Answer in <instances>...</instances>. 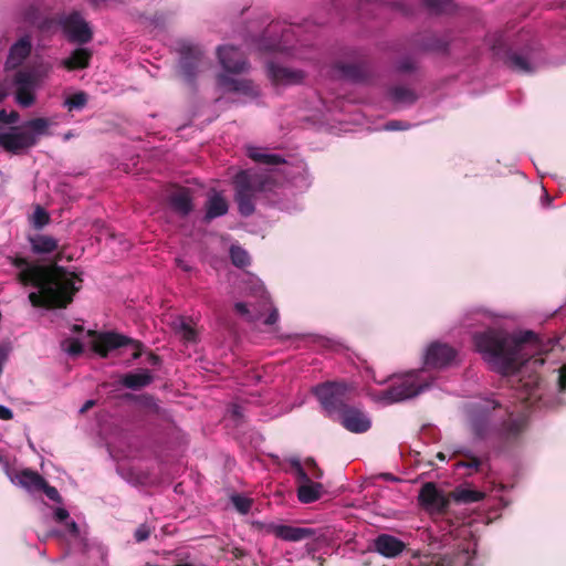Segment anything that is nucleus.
I'll use <instances>...</instances> for the list:
<instances>
[{"label":"nucleus","instance_id":"61","mask_svg":"<svg viewBox=\"0 0 566 566\" xmlns=\"http://www.w3.org/2000/svg\"><path fill=\"white\" fill-rule=\"evenodd\" d=\"M175 566H191L190 564H177Z\"/></svg>","mask_w":566,"mask_h":566},{"label":"nucleus","instance_id":"1","mask_svg":"<svg viewBox=\"0 0 566 566\" xmlns=\"http://www.w3.org/2000/svg\"><path fill=\"white\" fill-rule=\"evenodd\" d=\"M472 338L476 352L509 377L517 398L530 407L535 406L543 395L542 378L531 366L544 365L542 355L552 349V340L544 344L531 331L514 336L492 328L475 333Z\"/></svg>","mask_w":566,"mask_h":566},{"label":"nucleus","instance_id":"32","mask_svg":"<svg viewBox=\"0 0 566 566\" xmlns=\"http://www.w3.org/2000/svg\"><path fill=\"white\" fill-rule=\"evenodd\" d=\"M230 259L234 266L244 269L251 263V258L247 250L240 245H231Z\"/></svg>","mask_w":566,"mask_h":566},{"label":"nucleus","instance_id":"15","mask_svg":"<svg viewBox=\"0 0 566 566\" xmlns=\"http://www.w3.org/2000/svg\"><path fill=\"white\" fill-rule=\"evenodd\" d=\"M370 549L385 558L395 559L407 549V544L394 535L381 533L373 539Z\"/></svg>","mask_w":566,"mask_h":566},{"label":"nucleus","instance_id":"50","mask_svg":"<svg viewBox=\"0 0 566 566\" xmlns=\"http://www.w3.org/2000/svg\"><path fill=\"white\" fill-rule=\"evenodd\" d=\"M65 526H66V530L70 532V534L73 535L74 537H77L80 535V528H78V525L76 524V522H74V521L66 522Z\"/></svg>","mask_w":566,"mask_h":566},{"label":"nucleus","instance_id":"25","mask_svg":"<svg viewBox=\"0 0 566 566\" xmlns=\"http://www.w3.org/2000/svg\"><path fill=\"white\" fill-rule=\"evenodd\" d=\"M28 240H29L30 245H31V251L34 254L52 253L59 247L57 240L54 239L53 237L46 235V234L30 235L28 238Z\"/></svg>","mask_w":566,"mask_h":566},{"label":"nucleus","instance_id":"9","mask_svg":"<svg viewBox=\"0 0 566 566\" xmlns=\"http://www.w3.org/2000/svg\"><path fill=\"white\" fill-rule=\"evenodd\" d=\"M291 465L295 471L297 481L300 482V485L297 488L298 501L301 503L308 504L319 500L324 491L323 484L312 481L311 476L302 467L300 460H292Z\"/></svg>","mask_w":566,"mask_h":566},{"label":"nucleus","instance_id":"11","mask_svg":"<svg viewBox=\"0 0 566 566\" xmlns=\"http://www.w3.org/2000/svg\"><path fill=\"white\" fill-rule=\"evenodd\" d=\"M334 421L353 433H364L371 428V420L360 406L350 403Z\"/></svg>","mask_w":566,"mask_h":566},{"label":"nucleus","instance_id":"45","mask_svg":"<svg viewBox=\"0 0 566 566\" xmlns=\"http://www.w3.org/2000/svg\"><path fill=\"white\" fill-rule=\"evenodd\" d=\"M305 465L311 470L313 479L319 480L323 478V470L317 465L316 461L313 458H307L305 460Z\"/></svg>","mask_w":566,"mask_h":566},{"label":"nucleus","instance_id":"26","mask_svg":"<svg viewBox=\"0 0 566 566\" xmlns=\"http://www.w3.org/2000/svg\"><path fill=\"white\" fill-rule=\"evenodd\" d=\"M153 379L151 373L148 369H143L138 373L125 374L120 379V384L126 388L139 390L150 385Z\"/></svg>","mask_w":566,"mask_h":566},{"label":"nucleus","instance_id":"27","mask_svg":"<svg viewBox=\"0 0 566 566\" xmlns=\"http://www.w3.org/2000/svg\"><path fill=\"white\" fill-rule=\"evenodd\" d=\"M228 208L229 207L226 199L222 196L214 193L208 199L206 203L205 219L210 221L218 217L224 216L228 212Z\"/></svg>","mask_w":566,"mask_h":566},{"label":"nucleus","instance_id":"46","mask_svg":"<svg viewBox=\"0 0 566 566\" xmlns=\"http://www.w3.org/2000/svg\"><path fill=\"white\" fill-rule=\"evenodd\" d=\"M150 535V528L146 524H140L134 533L136 542H144Z\"/></svg>","mask_w":566,"mask_h":566},{"label":"nucleus","instance_id":"13","mask_svg":"<svg viewBox=\"0 0 566 566\" xmlns=\"http://www.w3.org/2000/svg\"><path fill=\"white\" fill-rule=\"evenodd\" d=\"M180 53V69L181 74L186 82L192 84L198 69V61L201 57L202 51L198 45H195L188 41H181L179 43Z\"/></svg>","mask_w":566,"mask_h":566},{"label":"nucleus","instance_id":"49","mask_svg":"<svg viewBox=\"0 0 566 566\" xmlns=\"http://www.w3.org/2000/svg\"><path fill=\"white\" fill-rule=\"evenodd\" d=\"M13 418V412L6 406L0 405V419L1 420H11Z\"/></svg>","mask_w":566,"mask_h":566},{"label":"nucleus","instance_id":"33","mask_svg":"<svg viewBox=\"0 0 566 566\" xmlns=\"http://www.w3.org/2000/svg\"><path fill=\"white\" fill-rule=\"evenodd\" d=\"M452 496L455 502L467 504L481 501L483 499V493L475 490L457 489L453 491Z\"/></svg>","mask_w":566,"mask_h":566},{"label":"nucleus","instance_id":"29","mask_svg":"<svg viewBox=\"0 0 566 566\" xmlns=\"http://www.w3.org/2000/svg\"><path fill=\"white\" fill-rule=\"evenodd\" d=\"M337 69L346 77L354 82L364 81L367 75V70L360 63H339Z\"/></svg>","mask_w":566,"mask_h":566},{"label":"nucleus","instance_id":"51","mask_svg":"<svg viewBox=\"0 0 566 566\" xmlns=\"http://www.w3.org/2000/svg\"><path fill=\"white\" fill-rule=\"evenodd\" d=\"M279 319V312L276 308H273L271 311V313L266 316V318L264 319V324L266 325H273L277 322Z\"/></svg>","mask_w":566,"mask_h":566},{"label":"nucleus","instance_id":"6","mask_svg":"<svg viewBox=\"0 0 566 566\" xmlns=\"http://www.w3.org/2000/svg\"><path fill=\"white\" fill-rule=\"evenodd\" d=\"M313 392L333 421L352 403L356 394L355 388L345 381H325L314 387Z\"/></svg>","mask_w":566,"mask_h":566},{"label":"nucleus","instance_id":"30","mask_svg":"<svg viewBox=\"0 0 566 566\" xmlns=\"http://www.w3.org/2000/svg\"><path fill=\"white\" fill-rule=\"evenodd\" d=\"M505 64L512 70L521 73H530L533 71L528 60L524 55L513 51L506 53Z\"/></svg>","mask_w":566,"mask_h":566},{"label":"nucleus","instance_id":"52","mask_svg":"<svg viewBox=\"0 0 566 566\" xmlns=\"http://www.w3.org/2000/svg\"><path fill=\"white\" fill-rule=\"evenodd\" d=\"M558 385H559L560 391L566 390V366H563L560 368V374H559V378H558Z\"/></svg>","mask_w":566,"mask_h":566},{"label":"nucleus","instance_id":"53","mask_svg":"<svg viewBox=\"0 0 566 566\" xmlns=\"http://www.w3.org/2000/svg\"><path fill=\"white\" fill-rule=\"evenodd\" d=\"M386 128L388 130H398V129H405L406 126L402 124V122L399 120H390L386 124Z\"/></svg>","mask_w":566,"mask_h":566},{"label":"nucleus","instance_id":"20","mask_svg":"<svg viewBox=\"0 0 566 566\" xmlns=\"http://www.w3.org/2000/svg\"><path fill=\"white\" fill-rule=\"evenodd\" d=\"M171 209L180 217H187L193 210L192 198L188 188L180 187L168 197Z\"/></svg>","mask_w":566,"mask_h":566},{"label":"nucleus","instance_id":"37","mask_svg":"<svg viewBox=\"0 0 566 566\" xmlns=\"http://www.w3.org/2000/svg\"><path fill=\"white\" fill-rule=\"evenodd\" d=\"M457 453L463 454L467 458L465 461H460L458 463V467L468 468V469L473 470L475 472H478L480 470L482 461L478 457L472 454L470 451H461V450H459V451H457Z\"/></svg>","mask_w":566,"mask_h":566},{"label":"nucleus","instance_id":"35","mask_svg":"<svg viewBox=\"0 0 566 566\" xmlns=\"http://www.w3.org/2000/svg\"><path fill=\"white\" fill-rule=\"evenodd\" d=\"M174 328L184 340L196 342L197 332L187 319L180 318L178 322L175 323Z\"/></svg>","mask_w":566,"mask_h":566},{"label":"nucleus","instance_id":"41","mask_svg":"<svg viewBox=\"0 0 566 566\" xmlns=\"http://www.w3.org/2000/svg\"><path fill=\"white\" fill-rule=\"evenodd\" d=\"M50 221L49 213L41 207H38L33 214V223L38 229L43 228Z\"/></svg>","mask_w":566,"mask_h":566},{"label":"nucleus","instance_id":"58","mask_svg":"<svg viewBox=\"0 0 566 566\" xmlns=\"http://www.w3.org/2000/svg\"><path fill=\"white\" fill-rule=\"evenodd\" d=\"M437 458L440 459V460H444L446 459V455L442 453V452H439L437 454Z\"/></svg>","mask_w":566,"mask_h":566},{"label":"nucleus","instance_id":"14","mask_svg":"<svg viewBox=\"0 0 566 566\" xmlns=\"http://www.w3.org/2000/svg\"><path fill=\"white\" fill-rule=\"evenodd\" d=\"M418 501L424 510L436 513H444L450 504L449 499L432 482L420 489Z\"/></svg>","mask_w":566,"mask_h":566},{"label":"nucleus","instance_id":"56","mask_svg":"<svg viewBox=\"0 0 566 566\" xmlns=\"http://www.w3.org/2000/svg\"><path fill=\"white\" fill-rule=\"evenodd\" d=\"M95 405L94 400H87L81 408V412L84 413Z\"/></svg>","mask_w":566,"mask_h":566},{"label":"nucleus","instance_id":"54","mask_svg":"<svg viewBox=\"0 0 566 566\" xmlns=\"http://www.w3.org/2000/svg\"><path fill=\"white\" fill-rule=\"evenodd\" d=\"M147 361L153 366H158L161 363V358L157 354L150 352L147 355Z\"/></svg>","mask_w":566,"mask_h":566},{"label":"nucleus","instance_id":"7","mask_svg":"<svg viewBox=\"0 0 566 566\" xmlns=\"http://www.w3.org/2000/svg\"><path fill=\"white\" fill-rule=\"evenodd\" d=\"M88 335L94 337L92 340L93 352H95L102 358H106L109 352L128 345L133 346L134 348L132 354L133 359H138L143 354V343L123 334L116 332L90 331Z\"/></svg>","mask_w":566,"mask_h":566},{"label":"nucleus","instance_id":"22","mask_svg":"<svg viewBox=\"0 0 566 566\" xmlns=\"http://www.w3.org/2000/svg\"><path fill=\"white\" fill-rule=\"evenodd\" d=\"M32 50L31 40L28 35L19 39L11 48L8 55L7 64L17 67L30 55Z\"/></svg>","mask_w":566,"mask_h":566},{"label":"nucleus","instance_id":"59","mask_svg":"<svg viewBox=\"0 0 566 566\" xmlns=\"http://www.w3.org/2000/svg\"><path fill=\"white\" fill-rule=\"evenodd\" d=\"M233 415L234 416H239L240 415L239 407H234Z\"/></svg>","mask_w":566,"mask_h":566},{"label":"nucleus","instance_id":"36","mask_svg":"<svg viewBox=\"0 0 566 566\" xmlns=\"http://www.w3.org/2000/svg\"><path fill=\"white\" fill-rule=\"evenodd\" d=\"M421 46L430 51H446L448 43L436 34H428L424 36Z\"/></svg>","mask_w":566,"mask_h":566},{"label":"nucleus","instance_id":"55","mask_svg":"<svg viewBox=\"0 0 566 566\" xmlns=\"http://www.w3.org/2000/svg\"><path fill=\"white\" fill-rule=\"evenodd\" d=\"M426 566H450L449 562L441 557H433Z\"/></svg>","mask_w":566,"mask_h":566},{"label":"nucleus","instance_id":"44","mask_svg":"<svg viewBox=\"0 0 566 566\" xmlns=\"http://www.w3.org/2000/svg\"><path fill=\"white\" fill-rule=\"evenodd\" d=\"M20 119V114L17 111L8 113L6 109L0 111V123L15 124Z\"/></svg>","mask_w":566,"mask_h":566},{"label":"nucleus","instance_id":"8","mask_svg":"<svg viewBox=\"0 0 566 566\" xmlns=\"http://www.w3.org/2000/svg\"><path fill=\"white\" fill-rule=\"evenodd\" d=\"M428 387L429 384L421 381L417 376L409 375L381 391V398L390 403L399 402L416 397Z\"/></svg>","mask_w":566,"mask_h":566},{"label":"nucleus","instance_id":"28","mask_svg":"<svg viewBox=\"0 0 566 566\" xmlns=\"http://www.w3.org/2000/svg\"><path fill=\"white\" fill-rule=\"evenodd\" d=\"M248 156L253 161L268 166H279L285 163V159L281 155L263 153L261 149L255 147H250L248 149Z\"/></svg>","mask_w":566,"mask_h":566},{"label":"nucleus","instance_id":"60","mask_svg":"<svg viewBox=\"0 0 566 566\" xmlns=\"http://www.w3.org/2000/svg\"><path fill=\"white\" fill-rule=\"evenodd\" d=\"M81 329H82L81 326H77V325L74 326V331H81Z\"/></svg>","mask_w":566,"mask_h":566},{"label":"nucleus","instance_id":"3","mask_svg":"<svg viewBox=\"0 0 566 566\" xmlns=\"http://www.w3.org/2000/svg\"><path fill=\"white\" fill-rule=\"evenodd\" d=\"M500 407L495 400H485L472 416L471 428L479 439L490 441L499 451H506L520 443L527 421L523 415L506 411L507 418L497 426L493 412Z\"/></svg>","mask_w":566,"mask_h":566},{"label":"nucleus","instance_id":"5","mask_svg":"<svg viewBox=\"0 0 566 566\" xmlns=\"http://www.w3.org/2000/svg\"><path fill=\"white\" fill-rule=\"evenodd\" d=\"M50 120L36 117L25 122L22 129L11 128L9 133L0 135V146L8 153L19 155L34 147L40 136L49 135Z\"/></svg>","mask_w":566,"mask_h":566},{"label":"nucleus","instance_id":"47","mask_svg":"<svg viewBox=\"0 0 566 566\" xmlns=\"http://www.w3.org/2000/svg\"><path fill=\"white\" fill-rule=\"evenodd\" d=\"M70 514L67 512V510H65L64 507H57L55 511H54V520L56 522H64L69 518Z\"/></svg>","mask_w":566,"mask_h":566},{"label":"nucleus","instance_id":"34","mask_svg":"<svg viewBox=\"0 0 566 566\" xmlns=\"http://www.w3.org/2000/svg\"><path fill=\"white\" fill-rule=\"evenodd\" d=\"M390 96L397 103L412 104L417 99L416 93L405 86H395L390 90Z\"/></svg>","mask_w":566,"mask_h":566},{"label":"nucleus","instance_id":"31","mask_svg":"<svg viewBox=\"0 0 566 566\" xmlns=\"http://www.w3.org/2000/svg\"><path fill=\"white\" fill-rule=\"evenodd\" d=\"M88 94L84 91H78L74 94L69 95L64 102L63 107L67 109V112H80L84 109L88 103Z\"/></svg>","mask_w":566,"mask_h":566},{"label":"nucleus","instance_id":"39","mask_svg":"<svg viewBox=\"0 0 566 566\" xmlns=\"http://www.w3.org/2000/svg\"><path fill=\"white\" fill-rule=\"evenodd\" d=\"M234 311L247 322H254V321H258L260 317L259 314L252 313L251 310L249 308L248 304L244 302H237L234 304Z\"/></svg>","mask_w":566,"mask_h":566},{"label":"nucleus","instance_id":"10","mask_svg":"<svg viewBox=\"0 0 566 566\" xmlns=\"http://www.w3.org/2000/svg\"><path fill=\"white\" fill-rule=\"evenodd\" d=\"M61 25L67 40L72 43L86 44L93 39V31L80 12H72L66 15Z\"/></svg>","mask_w":566,"mask_h":566},{"label":"nucleus","instance_id":"57","mask_svg":"<svg viewBox=\"0 0 566 566\" xmlns=\"http://www.w3.org/2000/svg\"><path fill=\"white\" fill-rule=\"evenodd\" d=\"M8 96V93L0 87V103Z\"/></svg>","mask_w":566,"mask_h":566},{"label":"nucleus","instance_id":"18","mask_svg":"<svg viewBox=\"0 0 566 566\" xmlns=\"http://www.w3.org/2000/svg\"><path fill=\"white\" fill-rule=\"evenodd\" d=\"M455 350L442 343H432L426 354L424 364L432 368H442L448 366L455 358Z\"/></svg>","mask_w":566,"mask_h":566},{"label":"nucleus","instance_id":"21","mask_svg":"<svg viewBox=\"0 0 566 566\" xmlns=\"http://www.w3.org/2000/svg\"><path fill=\"white\" fill-rule=\"evenodd\" d=\"M219 84L228 90L229 92L240 93L245 96H256L258 90L251 80L247 78H234L228 75H219Z\"/></svg>","mask_w":566,"mask_h":566},{"label":"nucleus","instance_id":"43","mask_svg":"<svg viewBox=\"0 0 566 566\" xmlns=\"http://www.w3.org/2000/svg\"><path fill=\"white\" fill-rule=\"evenodd\" d=\"M67 347L65 348V350L67 352V354H70L71 356H78L83 353V345L82 343L76 339V338H71L67 340Z\"/></svg>","mask_w":566,"mask_h":566},{"label":"nucleus","instance_id":"24","mask_svg":"<svg viewBox=\"0 0 566 566\" xmlns=\"http://www.w3.org/2000/svg\"><path fill=\"white\" fill-rule=\"evenodd\" d=\"M15 482L29 492L40 491L44 486V478L31 469H23L18 472Z\"/></svg>","mask_w":566,"mask_h":566},{"label":"nucleus","instance_id":"17","mask_svg":"<svg viewBox=\"0 0 566 566\" xmlns=\"http://www.w3.org/2000/svg\"><path fill=\"white\" fill-rule=\"evenodd\" d=\"M268 76L275 86H290L301 84L305 73L301 70L290 69L276 63L268 64Z\"/></svg>","mask_w":566,"mask_h":566},{"label":"nucleus","instance_id":"48","mask_svg":"<svg viewBox=\"0 0 566 566\" xmlns=\"http://www.w3.org/2000/svg\"><path fill=\"white\" fill-rule=\"evenodd\" d=\"M413 69H415L413 62L411 60H409V59L403 60L398 65V70L400 72H405V73L411 72Z\"/></svg>","mask_w":566,"mask_h":566},{"label":"nucleus","instance_id":"12","mask_svg":"<svg viewBox=\"0 0 566 566\" xmlns=\"http://www.w3.org/2000/svg\"><path fill=\"white\" fill-rule=\"evenodd\" d=\"M13 83L17 86L15 102L24 108L32 106L35 102V87L38 78L35 74L27 71H18L14 74Z\"/></svg>","mask_w":566,"mask_h":566},{"label":"nucleus","instance_id":"23","mask_svg":"<svg viewBox=\"0 0 566 566\" xmlns=\"http://www.w3.org/2000/svg\"><path fill=\"white\" fill-rule=\"evenodd\" d=\"M92 51L85 48H77L67 59L62 61V65L67 71L83 70L90 66Z\"/></svg>","mask_w":566,"mask_h":566},{"label":"nucleus","instance_id":"2","mask_svg":"<svg viewBox=\"0 0 566 566\" xmlns=\"http://www.w3.org/2000/svg\"><path fill=\"white\" fill-rule=\"evenodd\" d=\"M8 259L14 268L20 269L19 282L39 290L28 296L34 307L66 308L81 289L82 279L57 264L63 259L61 252L48 265L31 263L27 258L19 255Z\"/></svg>","mask_w":566,"mask_h":566},{"label":"nucleus","instance_id":"62","mask_svg":"<svg viewBox=\"0 0 566 566\" xmlns=\"http://www.w3.org/2000/svg\"><path fill=\"white\" fill-rule=\"evenodd\" d=\"M125 397L126 398H133V395L132 394H126Z\"/></svg>","mask_w":566,"mask_h":566},{"label":"nucleus","instance_id":"42","mask_svg":"<svg viewBox=\"0 0 566 566\" xmlns=\"http://www.w3.org/2000/svg\"><path fill=\"white\" fill-rule=\"evenodd\" d=\"M40 491H42L51 501L56 502V503H62V497H61L57 489L50 485L45 480H44V486L41 488Z\"/></svg>","mask_w":566,"mask_h":566},{"label":"nucleus","instance_id":"38","mask_svg":"<svg viewBox=\"0 0 566 566\" xmlns=\"http://www.w3.org/2000/svg\"><path fill=\"white\" fill-rule=\"evenodd\" d=\"M231 502L235 510L241 514H248L252 507L253 501L250 497L235 494L231 497Z\"/></svg>","mask_w":566,"mask_h":566},{"label":"nucleus","instance_id":"16","mask_svg":"<svg viewBox=\"0 0 566 566\" xmlns=\"http://www.w3.org/2000/svg\"><path fill=\"white\" fill-rule=\"evenodd\" d=\"M217 53L220 64L230 73H243L249 67L245 55L233 45L219 46Z\"/></svg>","mask_w":566,"mask_h":566},{"label":"nucleus","instance_id":"40","mask_svg":"<svg viewBox=\"0 0 566 566\" xmlns=\"http://www.w3.org/2000/svg\"><path fill=\"white\" fill-rule=\"evenodd\" d=\"M424 4L434 12H447L453 6L452 0H424Z\"/></svg>","mask_w":566,"mask_h":566},{"label":"nucleus","instance_id":"4","mask_svg":"<svg viewBox=\"0 0 566 566\" xmlns=\"http://www.w3.org/2000/svg\"><path fill=\"white\" fill-rule=\"evenodd\" d=\"M271 178L251 169L240 170L233 178L234 200L241 216L249 217L255 211L259 193L269 189Z\"/></svg>","mask_w":566,"mask_h":566},{"label":"nucleus","instance_id":"19","mask_svg":"<svg viewBox=\"0 0 566 566\" xmlns=\"http://www.w3.org/2000/svg\"><path fill=\"white\" fill-rule=\"evenodd\" d=\"M268 531L274 534L276 537L289 542H300L314 535V531L312 528L295 527L273 523L269 524Z\"/></svg>","mask_w":566,"mask_h":566},{"label":"nucleus","instance_id":"63","mask_svg":"<svg viewBox=\"0 0 566 566\" xmlns=\"http://www.w3.org/2000/svg\"><path fill=\"white\" fill-rule=\"evenodd\" d=\"M0 135H2V133H0Z\"/></svg>","mask_w":566,"mask_h":566}]
</instances>
